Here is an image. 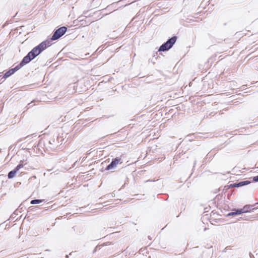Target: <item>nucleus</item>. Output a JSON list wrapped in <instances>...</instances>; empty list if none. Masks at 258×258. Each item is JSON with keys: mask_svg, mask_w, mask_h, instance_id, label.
<instances>
[{"mask_svg": "<svg viewBox=\"0 0 258 258\" xmlns=\"http://www.w3.org/2000/svg\"><path fill=\"white\" fill-rule=\"evenodd\" d=\"M177 40L176 36H173L169 39L166 42L162 44L159 48V51H164L171 48Z\"/></svg>", "mask_w": 258, "mask_h": 258, "instance_id": "2", "label": "nucleus"}, {"mask_svg": "<svg viewBox=\"0 0 258 258\" xmlns=\"http://www.w3.org/2000/svg\"><path fill=\"white\" fill-rule=\"evenodd\" d=\"M253 180L254 181H258V175L257 176H254L253 177Z\"/></svg>", "mask_w": 258, "mask_h": 258, "instance_id": "13", "label": "nucleus"}, {"mask_svg": "<svg viewBox=\"0 0 258 258\" xmlns=\"http://www.w3.org/2000/svg\"><path fill=\"white\" fill-rule=\"evenodd\" d=\"M43 201H44V200H32L30 202L31 204H38L42 203Z\"/></svg>", "mask_w": 258, "mask_h": 258, "instance_id": "11", "label": "nucleus"}, {"mask_svg": "<svg viewBox=\"0 0 258 258\" xmlns=\"http://www.w3.org/2000/svg\"><path fill=\"white\" fill-rule=\"evenodd\" d=\"M250 183V182L249 181H241L238 183H235L231 184H230V187H238L242 186H243L245 185H247V184H249Z\"/></svg>", "mask_w": 258, "mask_h": 258, "instance_id": "9", "label": "nucleus"}, {"mask_svg": "<svg viewBox=\"0 0 258 258\" xmlns=\"http://www.w3.org/2000/svg\"><path fill=\"white\" fill-rule=\"evenodd\" d=\"M51 40H46L43 41L41 43H40L38 45H37V47L39 49V52H42L43 50L46 49L47 47H49L51 45Z\"/></svg>", "mask_w": 258, "mask_h": 258, "instance_id": "8", "label": "nucleus"}, {"mask_svg": "<svg viewBox=\"0 0 258 258\" xmlns=\"http://www.w3.org/2000/svg\"><path fill=\"white\" fill-rule=\"evenodd\" d=\"M41 52H39L38 47L36 46L33 49L30 51L28 54L25 56L22 59V63L25 65L29 63L31 60L33 59L35 57L38 56Z\"/></svg>", "mask_w": 258, "mask_h": 258, "instance_id": "1", "label": "nucleus"}, {"mask_svg": "<svg viewBox=\"0 0 258 258\" xmlns=\"http://www.w3.org/2000/svg\"><path fill=\"white\" fill-rule=\"evenodd\" d=\"M25 65L24 63H22V61H21V62H20V64H19L18 65H17L16 67H15L13 69H10L9 71H8V72H7L5 75H4V77L5 78H8L9 77H10L11 75H13V74H14L15 72H16V71H18L19 69H20L23 66H24Z\"/></svg>", "mask_w": 258, "mask_h": 258, "instance_id": "6", "label": "nucleus"}, {"mask_svg": "<svg viewBox=\"0 0 258 258\" xmlns=\"http://www.w3.org/2000/svg\"><path fill=\"white\" fill-rule=\"evenodd\" d=\"M249 207L247 205L243 207V208L240 209H233V212L229 213L227 214V217L234 216L236 215H240L243 213H246L248 211Z\"/></svg>", "mask_w": 258, "mask_h": 258, "instance_id": "4", "label": "nucleus"}, {"mask_svg": "<svg viewBox=\"0 0 258 258\" xmlns=\"http://www.w3.org/2000/svg\"><path fill=\"white\" fill-rule=\"evenodd\" d=\"M51 40H46L43 41L41 43H40L38 45H37V47L39 49V52H42L43 50L46 49L47 47H49L51 45Z\"/></svg>", "mask_w": 258, "mask_h": 258, "instance_id": "7", "label": "nucleus"}, {"mask_svg": "<svg viewBox=\"0 0 258 258\" xmlns=\"http://www.w3.org/2000/svg\"><path fill=\"white\" fill-rule=\"evenodd\" d=\"M17 171L15 169L14 170L11 171L8 175V177L9 179L13 178L15 176L16 173H17Z\"/></svg>", "mask_w": 258, "mask_h": 258, "instance_id": "10", "label": "nucleus"}, {"mask_svg": "<svg viewBox=\"0 0 258 258\" xmlns=\"http://www.w3.org/2000/svg\"><path fill=\"white\" fill-rule=\"evenodd\" d=\"M122 161L120 157H116L113 159L110 164H109L106 168V170H109L115 168L118 164H121Z\"/></svg>", "mask_w": 258, "mask_h": 258, "instance_id": "5", "label": "nucleus"}, {"mask_svg": "<svg viewBox=\"0 0 258 258\" xmlns=\"http://www.w3.org/2000/svg\"><path fill=\"white\" fill-rule=\"evenodd\" d=\"M67 30L66 27L63 26L57 29L50 38V40L53 41L59 39L61 37Z\"/></svg>", "mask_w": 258, "mask_h": 258, "instance_id": "3", "label": "nucleus"}, {"mask_svg": "<svg viewBox=\"0 0 258 258\" xmlns=\"http://www.w3.org/2000/svg\"><path fill=\"white\" fill-rule=\"evenodd\" d=\"M24 166L23 164H19L17 166V167L15 168L17 171H19L21 168H23Z\"/></svg>", "mask_w": 258, "mask_h": 258, "instance_id": "12", "label": "nucleus"}]
</instances>
